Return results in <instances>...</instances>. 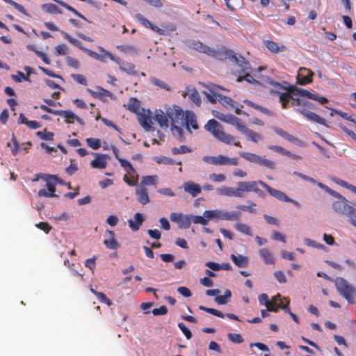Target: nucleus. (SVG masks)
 <instances>
[{"label":"nucleus","mask_w":356,"mask_h":356,"mask_svg":"<svg viewBox=\"0 0 356 356\" xmlns=\"http://www.w3.org/2000/svg\"><path fill=\"white\" fill-rule=\"evenodd\" d=\"M204 129L211 133L215 138L224 143L231 144L235 140V137L225 133L222 126L214 119L208 121L204 125Z\"/></svg>","instance_id":"f257e3e1"},{"label":"nucleus","mask_w":356,"mask_h":356,"mask_svg":"<svg viewBox=\"0 0 356 356\" xmlns=\"http://www.w3.org/2000/svg\"><path fill=\"white\" fill-rule=\"evenodd\" d=\"M204 216L211 220H236L241 218V213L236 211H226L220 209L207 210L204 212Z\"/></svg>","instance_id":"f03ea898"},{"label":"nucleus","mask_w":356,"mask_h":356,"mask_svg":"<svg viewBox=\"0 0 356 356\" xmlns=\"http://www.w3.org/2000/svg\"><path fill=\"white\" fill-rule=\"evenodd\" d=\"M259 301L261 305H265L267 307L268 310H269L270 312H277L280 308H282L284 310H289L288 307L289 302L287 301L286 305H283V302L280 298V295L274 296L272 298V300H270L266 294L262 293L259 297Z\"/></svg>","instance_id":"7ed1b4c3"},{"label":"nucleus","mask_w":356,"mask_h":356,"mask_svg":"<svg viewBox=\"0 0 356 356\" xmlns=\"http://www.w3.org/2000/svg\"><path fill=\"white\" fill-rule=\"evenodd\" d=\"M334 197L336 200L332 203V210L337 214L346 218L353 203L349 202L345 197L339 193Z\"/></svg>","instance_id":"20e7f679"},{"label":"nucleus","mask_w":356,"mask_h":356,"mask_svg":"<svg viewBox=\"0 0 356 356\" xmlns=\"http://www.w3.org/2000/svg\"><path fill=\"white\" fill-rule=\"evenodd\" d=\"M239 155L246 161L257 163L261 166L266 167L270 170H275L276 168V163L273 161L268 160L265 157L261 156L258 154L246 152H240Z\"/></svg>","instance_id":"39448f33"},{"label":"nucleus","mask_w":356,"mask_h":356,"mask_svg":"<svg viewBox=\"0 0 356 356\" xmlns=\"http://www.w3.org/2000/svg\"><path fill=\"white\" fill-rule=\"evenodd\" d=\"M268 80H269L268 83L270 85L276 87L278 89H284V90H286L288 91L287 92H283V93L277 92V94H279V95H280V100L282 102V107L284 108H286L287 107L288 103H289L290 99H291V104L292 106H300V105H302V99H298V98L293 97V95L291 94L288 90L289 88H282V86L279 83H277L276 81H274L273 80H270V79H268Z\"/></svg>","instance_id":"423d86ee"},{"label":"nucleus","mask_w":356,"mask_h":356,"mask_svg":"<svg viewBox=\"0 0 356 356\" xmlns=\"http://www.w3.org/2000/svg\"><path fill=\"white\" fill-rule=\"evenodd\" d=\"M100 49L104 53V56H107L119 65V68L121 71L129 75L136 76L138 74V72L135 70L136 67L133 63L127 61H122L120 58L114 56L112 54L104 49L100 48Z\"/></svg>","instance_id":"0eeeda50"},{"label":"nucleus","mask_w":356,"mask_h":356,"mask_svg":"<svg viewBox=\"0 0 356 356\" xmlns=\"http://www.w3.org/2000/svg\"><path fill=\"white\" fill-rule=\"evenodd\" d=\"M224 54L232 62H234L240 68L241 73H245L251 71L250 63L242 56H237L231 49H225Z\"/></svg>","instance_id":"6e6552de"},{"label":"nucleus","mask_w":356,"mask_h":356,"mask_svg":"<svg viewBox=\"0 0 356 356\" xmlns=\"http://www.w3.org/2000/svg\"><path fill=\"white\" fill-rule=\"evenodd\" d=\"M186 44L188 48L195 50L198 52L204 53L213 58L218 57V52L217 51L206 44H204L200 41L191 40L186 41Z\"/></svg>","instance_id":"1a4fd4ad"},{"label":"nucleus","mask_w":356,"mask_h":356,"mask_svg":"<svg viewBox=\"0 0 356 356\" xmlns=\"http://www.w3.org/2000/svg\"><path fill=\"white\" fill-rule=\"evenodd\" d=\"M216 193L219 195L235 197H244L241 186V181L236 183V187H229L223 186L216 189Z\"/></svg>","instance_id":"9d476101"},{"label":"nucleus","mask_w":356,"mask_h":356,"mask_svg":"<svg viewBox=\"0 0 356 356\" xmlns=\"http://www.w3.org/2000/svg\"><path fill=\"white\" fill-rule=\"evenodd\" d=\"M264 184H266L261 180L259 181H241V186L243 189V194L245 195V193L248 192H254L259 197L264 198L266 197L265 193L259 188L258 186L260 185L263 188H264Z\"/></svg>","instance_id":"9b49d317"},{"label":"nucleus","mask_w":356,"mask_h":356,"mask_svg":"<svg viewBox=\"0 0 356 356\" xmlns=\"http://www.w3.org/2000/svg\"><path fill=\"white\" fill-rule=\"evenodd\" d=\"M213 114L218 120L230 124L232 125L236 126V129L238 131H240V127H243V125L244 124L240 118L232 114H223L219 112H213Z\"/></svg>","instance_id":"f8f14e48"},{"label":"nucleus","mask_w":356,"mask_h":356,"mask_svg":"<svg viewBox=\"0 0 356 356\" xmlns=\"http://www.w3.org/2000/svg\"><path fill=\"white\" fill-rule=\"evenodd\" d=\"M220 291H206V295L208 296L214 297L215 301L218 305H225L227 304L231 296V291H225L224 295L220 294Z\"/></svg>","instance_id":"ddd939ff"},{"label":"nucleus","mask_w":356,"mask_h":356,"mask_svg":"<svg viewBox=\"0 0 356 356\" xmlns=\"http://www.w3.org/2000/svg\"><path fill=\"white\" fill-rule=\"evenodd\" d=\"M313 75L314 72L310 70L301 67L298 71L297 82L298 84L302 86L310 83L312 81V77Z\"/></svg>","instance_id":"4468645a"},{"label":"nucleus","mask_w":356,"mask_h":356,"mask_svg":"<svg viewBox=\"0 0 356 356\" xmlns=\"http://www.w3.org/2000/svg\"><path fill=\"white\" fill-rule=\"evenodd\" d=\"M115 235L114 232L107 229L105 233V239L104 244L110 250H117L120 248V245L115 238Z\"/></svg>","instance_id":"2eb2a0df"},{"label":"nucleus","mask_w":356,"mask_h":356,"mask_svg":"<svg viewBox=\"0 0 356 356\" xmlns=\"http://www.w3.org/2000/svg\"><path fill=\"white\" fill-rule=\"evenodd\" d=\"M297 111L298 113H300L301 115H302L303 116H305V118H307L310 121L316 122L320 124L327 126V124L325 123L326 121L324 118H321L318 115H317L312 111H309L305 108H297Z\"/></svg>","instance_id":"dca6fc26"},{"label":"nucleus","mask_w":356,"mask_h":356,"mask_svg":"<svg viewBox=\"0 0 356 356\" xmlns=\"http://www.w3.org/2000/svg\"><path fill=\"white\" fill-rule=\"evenodd\" d=\"M288 90L295 96L305 97L311 99H318V96L316 94H313L308 90L302 88H298L297 86H290Z\"/></svg>","instance_id":"f3484780"},{"label":"nucleus","mask_w":356,"mask_h":356,"mask_svg":"<svg viewBox=\"0 0 356 356\" xmlns=\"http://www.w3.org/2000/svg\"><path fill=\"white\" fill-rule=\"evenodd\" d=\"M239 131L245 135L250 140H252L254 143H257L263 140V136L261 134L248 128L245 124L240 127Z\"/></svg>","instance_id":"a211bd4d"},{"label":"nucleus","mask_w":356,"mask_h":356,"mask_svg":"<svg viewBox=\"0 0 356 356\" xmlns=\"http://www.w3.org/2000/svg\"><path fill=\"white\" fill-rule=\"evenodd\" d=\"M183 188L185 192L189 193L193 197L197 196L202 191L200 186L191 181L185 182L183 184Z\"/></svg>","instance_id":"6ab92c4d"},{"label":"nucleus","mask_w":356,"mask_h":356,"mask_svg":"<svg viewBox=\"0 0 356 356\" xmlns=\"http://www.w3.org/2000/svg\"><path fill=\"white\" fill-rule=\"evenodd\" d=\"M264 188L266 189L270 195L279 200L280 201L285 202H286V201H291V198L289 197L284 192L277 189H275L268 184H264Z\"/></svg>","instance_id":"aec40b11"},{"label":"nucleus","mask_w":356,"mask_h":356,"mask_svg":"<svg viewBox=\"0 0 356 356\" xmlns=\"http://www.w3.org/2000/svg\"><path fill=\"white\" fill-rule=\"evenodd\" d=\"M136 195L138 197V202L143 205L150 202L147 188L144 186H140L136 189Z\"/></svg>","instance_id":"412c9836"},{"label":"nucleus","mask_w":356,"mask_h":356,"mask_svg":"<svg viewBox=\"0 0 356 356\" xmlns=\"http://www.w3.org/2000/svg\"><path fill=\"white\" fill-rule=\"evenodd\" d=\"M172 120V123L177 122L179 118L182 119L184 117V112L178 106H174V108H169L166 111V115Z\"/></svg>","instance_id":"4be33fe9"},{"label":"nucleus","mask_w":356,"mask_h":356,"mask_svg":"<svg viewBox=\"0 0 356 356\" xmlns=\"http://www.w3.org/2000/svg\"><path fill=\"white\" fill-rule=\"evenodd\" d=\"M96 159L91 161L90 165L94 168L104 169L106 167V159L108 157L107 154H100L95 153Z\"/></svg>","instance_id":"5701e85b"},{"label":"nucleus","mask_w":356,"mask_h":356,"mask_svg":"<svg viewBox=\"0 0 356 356\" xmlns=\"http://www.w3.org/2000/svg\"><path fill=\"white\" fill-rule=\"evenodd\" d=\"M186 124L187 130L191 133L190 126L194 129H198L199 126L197 122L196 115L193 111H187L186 113Z\"/></svg>","instance_id":"b1692460"},{"label":"nucleus","mask_w":356,"mask_h":356,"mask_svg":"<svg viewBox=\"0 0 356 356\" xmlns=\"http://www.w3.org/2000/svg\"><path fill=\"white\" fill-rule=\"evenodd\" d=\"M144 221L143 216L140 213H136L134 219L128 220L129 227L134 232L138 231Z\"/></svg>","instance_id":"393cba45"},{"label":"nucleus","mask_w":356,"mask_h":356,"mask_svg":"<svg viewBox=\"0 0 356 356\" xmlns=\"http://www.w3.org/2000/svg\"><path fill=\"white\" fill-rule=\"evenodd\" d=\"M231 259L238 268H245L248 266L249 263V259L248 257L239 254H232L231 255Z\"/></svg>","instance_id":"a878e982"},{"label":"nucleus","mask_w":356,"mask_h":356,"mask_svg":"<svg viewBox=\"0 0 356 356\" xmlns=\"http://www.w3.org/2000/svg\"><path fill=\"white\" fill-rule=\"evenodd\" d=\"M264 44L269 51L274 54L282 52L286 49L284 45H279L277 43L275 42L273 40H266L264 42Z\"/></svg>","instance_id":"bb28decb"},{"label":"nucleus","mask_w":356,"mask_h":356,"mask_svg":"<svg viewBox=\"0 0 356 356\" xmlns=\"http://www.w3.org/2000/svg\"><path fill=\"white\" fill-rule=\"evenodd\" d=\"M154 119L161 127L168 128L169 126L168 118L161 110H156L155 111Z\"/></svg>","instance_id":"cd10ccee"},{"label":"nucleus","mask_w":356,"mask_h":356,"mask_svg":"<svg viewBox=\"0 0 356 356\" xmlns=\"http://www.w3.org/2000/svg\"><path fill=\"white\" fill-rule=\"evenodd\" d=\"M238 165V159L236 157L229 158L228 156L220 154L218 155V165Z\"/></svg>","instance_id":"c85d7f7f"},{"label":"nucleus","mask_w":356,"mask_h":356,"mask_svg":"<svg viewBox=\"0 0 356 356\" xmlns=\"http://www.w3.org/2000/svg\"><path fill=\"white\" fill-rule=\"evenodd\" d=\"M210 91L213 96L217 97L218 101L224 106L229 107L234 106V101L230 97L216 92L213 90H210Z\"/></svg>","instance_id":"c756f323"},{"label":"nucleus","mask_w":356,"mask_h":356,"mask_svg":"<svg viewBox=\"0 0 356 356\" xmlns=\"http://www.w3.org/2000/svg\"><path fill=\"white\" fill-rule=\"evenodd\" d=\"M97 91H93L90 89H88V91L93 97L99 98L100 99H102L104 97H111L112 95V93L110 91L104 89L102 87H97Z\"/></svg>","instance_id":"7c9ffc66"},{"label":"nucleus","mask_w":356,"mask_h":356,"mask_svg":"<svg viewBox=\"0 0 356 356\" xmlns=\"http://www.w3.org/2000/svg\"><path fill=\"white\" fill-rule=\"evenodd\" d=\"M117 49L120 50L122 52H124L125 54H131L134 56L138 55V49L131 44H121L118 45Z\"/></svg>","instance_id":"2f4dec72"},{"label":"nucleus","mask_w":356,"mask_h":356,"mask_svg":"<svg viewBox=\"0 0 356 356\" xmlns=\"http://www.w3.org/2000/svg\"><path fill=\"white\" fill-rule=\"evenodd\" d=\"M138 121L140 124L146 130V131H154V129L152 126V120L149 116L145 115H142L139 116Z\"/></svg>","instance_id":"473e14b6"},{"label":"nucleus","mask_w":356,"mask_h":356,"mask_svg":"<svg viewBox=\"0 0 356 356\" xmlns=\"http://www.w3.org/2000/svg\"><path fill=\"white\" fill-rule=\"evenodd\" d=\"M247 205H242L239 204L236 206V208L243 211H247L250 213H257V204L251 200H247Z\"/></svg>","instance_id":"72a5a7b5"},{"label":"nucleus","mask_w":356,"mask_h":356,"mask_svg":"<svg viewBox=\"0 0 356 356\" xmlns=\"http://www.w3.org/2000/svg\"><path fill=\"white\" fill-rule=\"evenodd\" d=\"M259 255L264 259V262L267 264L274 263V259L271 252L267 248H262L259 251Z\"/></svg>","instance_id":"f704fd0d"},{"label":"nucleus","mask_w":356,"mask_h":356,"mask_svg":"<svg viewBox=\"0 0 356 356\" xmlns=\"http://www.w3.org/2000/svg\"><path fill=\"white\" fill-rule=\"evenodd\" d=\"M346 218L350 225L356 228V203L353 204Z\"/></svg>","instance_id":"c9c22d12"},{"label":"nucleus","mask_w":356,"mask_h":356,"mask_svg":"<svg viewBox=\"0 0 356 356\" xmlns=\"http://www.w3.org/2000/svg\"><path fill=\"white\" fill-rule=\"evenodd\" d=\"M188 91L189 92L190 99L197 106H200L201 105L202 101L197 90L194 88H192L191 89L188 88Z\"/></svg>","instance_id":"e433bc0d"},{"label":"nucleus","mask_w":356,"mask_h":356,"mask_svg":"<svg viewBox=\"0 0 356 356\" xmlns=\"http://www.w3.org/2000/svg\"><path fill=\"white\" fill-rule=\"evenodd\" d=\"M42 8L48 13H62L61 10L54 3H44L42 6Z\"/></svg>","instance_id":"4c0bfd02"},{"label":"nucleus","mask_w":356,"mask_h":356,"mask_svg":"<svg viewBox=\"0 0 356 356\" xmlns=\"http://www.w3.org/2000/svg\"><path fill=\"white\" fill-rule=\"evenodd\" d=\"M191 215H181L179 222L178 223V226L181 229H188L191 226Z\"/></svg>","instance_id":"58836bf2"},{"label":"nucleus","mask_w":356,"mask_h":356,"mask_svg":"<svg viewBox=\"0 0 356 356\" xmlns=\"http://www.w3.org/2000/svg\"><path fill=\"white\" fill-rule=\"evenodd\" d=\"M250 72H248L244 73L243 76H240L237 78L236 81L237 82H241L243 81H245L250 83H254L256 85H259V82L254 79V77L250 74Z\"/></svg>","instance_id":"ea45409f"},{"label":"nucleus","mask_w":356,"mask_h":356,"mask_svg":"<svg viewBox=\"0 0 356 356\" xmlns=\"http://www.w3.org/2000/svg\"><path fill=\"white\" fill-rule=\"evenodd\" d=\"M127 108L134 113H136L139 108H140V102L139 101L134 98L131 97L129 100L128 104H127Z\"/></svg>","instance_id":"a19ab883"},{"label":"nucleus","mask_w":356,"mask_h":356,"mask_svg":"<svg viewBox=\"0 0 356 356\" xmlns=\"http://www.w3.org/2000/svg\"><path fill=\"white\" fill-rule=\"evenodd\" d=\"M171 131L175 136H178V139L181 142L184 140V130L181 127L177 126L175 123H172Z\"/></svg>","instance_id":"79ce46f5"},{"label":"nucleus","mask_w":356,"mask_h":356,"mask_svg":"<svg viewBox=\"0 0 356 356\" xmlns=\"http://www.w3.org/2000/svg\"><path fill=\"white\" fill-rule=\"evenodd\" d=\"M236 229L243 234H245L246 235H249V236H252V233H251V229L250 227L245 224V223H243V222H238V223H236L235 225H234Z\"/></svg>","instance_id":"37998d69"},{"label":"nucleus","mask_w":356,"mask_h":356,"mask_svg":"<svg viewBox=\"0 0 356 356\" xmlns=\"http://www.w3.org/2000/svg\"><path fill=\"white\" fill-rule=\"evenodd\" d=\"M60 33L63 35L64 38L66 39L67 41H69L71 44L79 47L81 50H83V49H84V47H83L81 46V42L79 40L72 38L70 35H69L66 32L60 31Z\"/></svg>","instance_id":"c03bdc74"},{"label":"nucleus","mask_w":356,"mask_h":356,"mask_svg":"<svg viewBox=\"0 0 356 356\" xmlns=\"http://www.w3.org/2000/svg\"><path fill=\"white\" fill-rule=\"evenodd\" d=\"M150 81H151V83L152 84L159 87L161 89L165 90L167 91H170V86L169 85H168L164 81H161V80H160V79H157L156 77H151L150 78Z\"/></svg>","instance_id":"a18cd8bd"},{"label":"nucleus","mask_w":356,"mask_h":356,"mask_svg":"<svg viewBox=\"0 0 356 356\" xmlns=\"http://www.w3.org/2000/svg\"><path fill=\"white\" fill-rule=\"evenodd\" d=\"M340 295L347 300L349 303L355 302V296L356 291H339Z\"/></svg>","instance_id":"49530a36"},{"label":"nucleus","mask_w":356,"mask_h":356,"mask_svg":"<svg viewBox=\"0 0 356 356\" xmlns=\"http://www.w3.org/2000/svg\"><path fill=\"white\" fill-rule=\"evenodd\" d=\"M191 222H193L195 224H201L202 225H207L209 222V220L211 219H209L206 217L201 216H194L191 215Z\"/></svg>","instance_id":"de8ad7c7"},{"label":"nucleus","mask_w":356,"mask_h":356,"mask_svg":"<svg viewBox=\"0 0 356 356\" xmlns=\"http://www.w3.org/2000/svg\"><path fill=\"white\" fill-rule=\"evenodd\" d=\"M50 113H52V114H54V115H60V116H63V118H74V113L71 111H69V110H54L52 109V112H51Z\"/></svg>","instance_id":"09e8293b"},{"label":"nucleus","mask_w":356,"mask_h":356,"mask_svg":"<svg viewBox=\"0 0 356 356\" xmlns=\"http://www.w3.org/2000/svg\"><path fill=\"white\" fill-rule=\"evenodd\" d=\"M335 285L337 289H351L348 282L342 277H337L336 279Z\"/></svg>","instance_id":"8fccbe9b"},{"label":"nucleus","mask_w":356,"mask_h":356,"mask_svg":"<svg viewBox=\"0 0 356 356\" xmlns=\"http://www.w3.org/2000/svg\"><path fill=\"white\" fill-rule=\"evenodd\" d=\"M199 309L204 311L209 314H213L220 318H224L225 315L220 312L216 309L209 308L204 306H199Z\"/></svg>","instance_id":"3c124183"},{"label":"nucleus","mask_w":356,"mask_h":356,"mask_svg":"<svg viewBox=\"0 0 356 356\" xmlns=\"http://www.w3.org/2000/svg\"><path fill=\"white\" fill-rule=\"evenodd\" d=\"M304 243L307 246L312 247L316 249L323 250L325 248V246L324 245L318 243L316 241L312 240L309 238H304Z\"/></svg>","instance_id":"603ef678"},{"label":"nucleus","mask_w":356,"mask_h":356,"mask_svg":"<svg viewBox=\"0 0 356 356\" xmlns=\"http://www.w3.org/2000/svg\"><path fill=\"white\" fill-rule=\"evenodd\" d=\"M86 141L87 145L95 150L98 149L101 146V141L97 138H88Z\"/></svg>","instance_id":"864d4df0"},{"label":"nucleus","mask_w":356,"mask_h":356,"mask_svg":"<svg viewBox=\"0 0 356 356\" xmlns=\"http://www.w3.org/2000/svg\"><path fill=\"white\" fill-rule=\"evenodd\" d=\"M36 135L40 138L44 140H52L54 136V133L52 132H46V129H44V131H38Z\"/></svg>","instance_id":"5fc2aeb1"},{"label":"nucleus","mask_w":356,"mask_h":356,"mask_svg":"<svg viewBox=\"0 0 356 356\" xmlns=\"http://www.w3.org/2000/svg\"><path fill=\"white\" fill-rule=\"evenodd\" d=\"M97 296L98 300L106 304L107 305L110 306L111 305L112 302L106 296V295L102 292L97 291H92Z\"/></svg>","instance_id":"6e6d98bb"},{"label":"nucleus","mask_w":356,"mask_h":356,"mask_svg":"<svg viewBox=\"0 0 356 356\" xmlns=\"http://www.w3.org/2000/svg\"><path fill=\"white\" fill-rule=\"evenodd\" d=\"M228 339L234 343H241L243 342V339L240 334L229 333L227 334Z\"/></svg>","instance_id":"4d7b16f0"},{"label":"nucleus","mask_w":356,"mask_h":356,"mask_svg":"<svg viewBox=\"0 0 356 356\" xmlns=\"http://www.w3.org/2000/svg\"><path fill=\"white\" fill-rule=\"evenodd\" d=\"M209 178L210 180L214 182L221 183L225 181L226 177L223 174L212 173L209 175Z\"/></svg>","instance_id":"13d9d810"},{"label":"nucleus","mask_w":356,"mask_h":356,"mask_svg":"<svg viewBox=\"0 0 356 356\" xmlns=\"http://www.w3.org/2000/svg\"><path fill=\"white\" fill-rule=\"evenodd\" d=\"M331 111H332V112L330 113L331 116L333 115V113H335L338 114L339 115H340L341 118H343L346 120H348L350 122H353L356 124V119L353 118L352 116L349 115L347 113H344V112L334 110V109H331Z\"/></svg>","instance_id":"bf43d9fd"},{"label":"nucleus","mask_w":356,"mask_h":356,"mask_svg":"<svg viewBox=\"0 0 356 356\" xmlns=\"http://www.w3.org/2000/svg\"><path fill=\"white\" fill-rule=\"evenodd\" d=\"M156 176H145L143 177L141 185L140 186H145V185H155L156 184Z\"/></svg>","instance_id":"052dcab7"},{"label":"nucleus","mask_w":356,"mask_h":356,"mask_svg":"<svg viewBox=\"0 0 356 356\" xmlns=\"http://www.w3.org/2000/svg\"><path fill=\"white\" fill-rule=\"evenodd\" d=\"M191 149L186 145H181L179 147H172V152L173 154H179L191 152Z\"/></svg>","instance_id":"680f3d73"},{"label":"nucleus","mask_w":356,"mask_h":356,"mask_svg":"<svg viewBox=\"0 0 356 356\" xmlns=\"http://www.w3.org/2000/svg\"><path fill=\"white\" fill-rule=\"evenodd\" d=\"M202 160L207 163L218 165V156H204Z\"/></svg>","instance_id":"e2e57ef3"},{"label":"nucleus","mask_w":356,"mask_h":356,"mask_svg":"<svg viewBox=\"0 0 356 356\" xmlns=\"http://www.w3.org/2000/svg\"><path fill=\"white\" fill-rule=\"evenodd\" d=\"M17 74H19V76H18L17 75L11 76L12 79L13 81H15V82L20 83V82H22V79L24 81H30L29 77L28 76L25 75L23 72L18 71Z\"/></svg>","instance_id":"0e129e2a"},{"label":"nucleus","mask_w":356,"mask_h":356,"mask_svg":"<svg viewBox=\"0 0 356 356\" xmlns=\"http://www.w3.org/2000/svg\"><path fill=\"white\" fill-rule=\"evenodd\" d=\"M268 148L271 149V150H273V151H275L276 152H278V153H280V154H284V155H289V154H291V152L289 151L286 150L285 149H284L281 146H278V145H268Z\"/></svg>","instance_id":"69168bd1"},{"label":"nucleus","mask_w":356,"mask_h":356,"mask_svg":"<svg viewBox=\"0 0 356 356\" xmlns=\"http://www.w3.org/2000/svg\"><path fill=\"white\" fill-rule=\"evenodd\" d=\"M178 327L181 330V332L185 335L187 339H191L192 333L191 330L188 328H187L183 323H179Z\"/></svg>","instance_id":"338daca9"},{"label":"nucleus","mask_w":356,"mask_h":356,"mask_svg":"<svg viewBox=\"0 0 356 356\" xmlns=\"http://www.w3.org/2000/svg\"><path fill=\"white\" fill-rule=\"evenodd\" d=\"M66 62L68 66L72 67L74 69H78L79 67V62L76 59L71 56L66 57Z\"/></svg>","instance_id":"774afa93"}]
</instances>
